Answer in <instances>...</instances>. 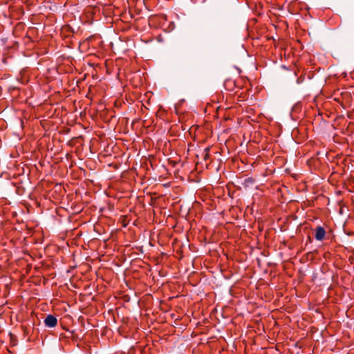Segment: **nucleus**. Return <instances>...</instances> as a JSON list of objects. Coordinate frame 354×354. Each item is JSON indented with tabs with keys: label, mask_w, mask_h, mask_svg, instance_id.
Wrapping results in <instances>:
<instances>
[{
	"label": "nucleus",
	"mask_w": 354,
	"mask_h": 354,
	"mask_svg": "<svg viewBox=\"0 0 354 354\" xmlns=\"http://www.w3.org/2000/svg\"><path fill=\"white\" fill-rule=\"evenodd\" d=\"M44 324L46 326L53 328L57 325V319L55 316L48 315L44 319Z\"/></svg>",
	"instance_id": "obj_1"
},
{
	"label": "nucleus",
	"mask_w": 354,
	"mask_h": 354,
	"mask_svg": "<svg viewBox=\"0 0 354 354\" xmlns=\"http://www.w3.org/2000/svg\"><path fill=\"white\" fill-rule=\"evenodd\" d=\"M326 234V231L324 227L319 226L316 228L315 230V239L318 241H322L324 239Z\"/></svg>",
	"instance_id": "obj_2"
}]
</instances>
